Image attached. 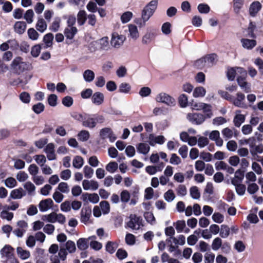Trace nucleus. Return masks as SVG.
<instances>
[{"instance_id":"obj_44","label":"nucleus","mask_w":263,"mask_h":263,"mask_svg":"<svg viewBox=\"0 0 263 263\" xmlns=\"http://www.w3.org/2000/svg\"><path fill=\"white\" fill-rule=\"evenodd\" d=\"M118 163L115 161L110 162L106 166V170L110 173H114L118 168Z\"/></svg>"},{"instance_id":"obj_51","label":"nucleus","mask_w":263,"mask_h":263,"mask_svg":"<svg viewBox=\"0 0 263 263\" xmlns=\"http://www.w3.org/2000/svg\"><path fill=\"white\" fill-rule=\"evenodd\" d=\"M44 151L47 155V157L49 160H53L56 159V155L54 149H44Z\"/></svg>"},{"instance_id":"obj_38","label":"nucleus","mask_w":263,"mask_h":263,"mask_svg":"<svg viewBox=\"0 0 263 263\" xmlns=\"http://www.w3.org/2000/svg\"><path fill=\"white\" fill-rule=\"evenodd\" d=\"M130 89L131 86L127 83H122L119 86V91L121 93H128Z\"/></svg>"},{"instance_id":"obj_33","label":"nucleus","mask_w":263,"mask_h":263,"mask_svg":"<svg viewBox=\"0 0 263 263\" xmlns=\"http://www.w3.org/2000/svg\"><path fill=\"white\" fill-rule=\"evenodd\" d=\"M206 93L205 89L201 86L196 87L193 92V96L195 98L203 97Z\"/></svg>"},{"instance_id":"obj_10","label":"nucleus","mask_w":263,"mask_h":263,"mask_svg":"<svg viewBox=\"0 0 263 263\" xmlns=\"http://www.w3.org/2000/svg\"><path fill=\"white\" fill-rule=\"evenodd\" d=\"M94 43L99 46V48L102 50H108L110 48L109 44V39L107 36H104L101 39L96 41Z\"/></svg>"},{"instance_id":"obj_53","label":"nucleus","mask_w":263,"mask_h":263,"mask_svg":"<svg viewBox=\"0 0 263 263\" xmlns=\"http://www.w3.org/2000/svg\"><path fill=\"white\" fill-rule=\"evenodd\" d=\"M213 221L218 223H221L224 220V216L218 212H215L212 215Z\"/></svg>"},{"instance_id":"obj_6","label":"nucleus","mask_w":263,"mask_h":263,"mask_svg":"<svg viewBox=\"0 0 263 263\" xmlns=\"http://www.w3.org/2000/svg\"><path fill=\"white\" fill-rule=\"evenodd\" d=\"M91 215V209L89 206L83 208L81 211V221L86 224Z\"/></svg>"},{"instance_id":"obj_64","label":"nucleus","mask_w":263,"mask_h":263,"mask_svg":"<svg viewBox=\"0 0 263 263\" xmlns=\"http://www.w3.org/2000/svg\"><path fill=\"white\" fill-rule=\"evenodd\" d=\"M215 258V255L212 253L207 252L204 255L205 263H213Z\"/></svg>"},{"instance_id":"obj_2","label":"nucleus","mask_w":263,"mask_h":263,"mask_svg":"<svg viewBox=\"0 0 263 263\" xmlns=\"http://www.w3.org/2000/svg\"><path fill=\"white\" fill-rule=\"evenodd\" d=\"M158 2L156 0L151 1L143 9L141 13V18L144 24L153 15L157 9Z\"/></svg>"},{"instance_id":"obj_19","label":"nucleus","mask_w":263,"mask_h":263,"mask_svg":"<svg viewBox=\"0 0 263 263\" xmlns=\"http://www.w3.org/2000/svg\"><path fill=\"white\" fill-rule=\"evenodd\" d=\"M14 249L11 246L6 245L1 250V252L2 255L7 258H11L14 254Z\"/></svg>"},{"instance_id":"obj_40","label":"nucleus","mask_w":263,"mask_h":263,"mask_svg":"<svg viewBox=\"0 0 263 263\" xmlns=\"http://www.w3.org/2000/svg\"><path fill=\"white\" fill-rule=\"evenodd\" d=\"M57 214L54 212H52L48 215L43 216L42 219L43 220H46L49 222L54 223L57 221Z\"/></svg>"},{"instance_id":"obj_43","label":"nucleus","mask_w":263,"mask_h":263,"mask_svg":"<svg viewBox=\"0 0 263 263\" xmlns=\"http://www.w3.org/2000/svg\"><path fill=\"white\" fill-rule=\"evenodd\" d=\"M42 49H43L42 45L37 44L33 46L32 47L31 51L32 56L35 58L37 57L39 55Z\"/></svg>"},{"instance_id":"obj_20","label":"nucleus","mask_w":263,"mask_h":263,"mask_svg":"<svg viewBox=\"0 0 263 263\" xmlns=\"http://www.w3.org/2000/svg\"><path fill=\"white\" fill-rule=\"evenodd\" d=\"M88 238H80L77 240V244L78 249L80 250H85L89 247V239Z\"/></svg>"},{"instance_id":"obj_61","label":"nucleus","mask_w":263,"mask_h":263,"mask_svg":"<svg viewBox=\"0 0 263 263\" xmlns=\"http://www.w3.org/2000/svg\"><path fill=\"white\" fill-rule=\"evenodd\" d=\"M133 14L132 12L127 11L124 13L121 17V20L123 23H126L128 22L132 18Z\"/></svg>"},{"instance_id":"obj_4","label":"nucleus","mask_w":263,"mask_h":263,"mask_svg":"<svg viewBox=\"0 0 263 263\" xmlns=\"http://www.w3.org/2000/svg\"><path fill=\"white\" fill-rule=\"evenodd\" d=\"M186 118L189 121L196 125L201 124L205 119L204 115L199 113H189Z\"/></svg>"},{"instance_id":"obj_9","label":"nucleus","mask_w":263,"mask_h":263,"mask_svg":"<svg viewBox=\"0 0 263 263\" xmlns=\"http://www.w3.org/2000/svg\"><path fill=\"white\" fill-rule=\"evenodd\" d=\"M53 205L52 200L51 198H48L41 200L39 204V207L41 212H45L50 209Z\"/></svg>"},{"instance_id":"obj_28","label":"nucleus","mask_w":263,"mask_h":263,"mask_svg":"<svg viewBox=\"0 0 263 263\" xmlns=\"http://www.w3.org/2000/svg\"><path fill=\"white\" fill-rule=\"evenodd\" d=\"M230 233V229L228 226L226 224L221 225L220 229L219 231V235L221 237L226 238H227Z\"/></svg>"},{"instance_id":"obj_55","label":"nucleus","mask_w":263,"mask_h":263,"mask_svg":"<svg viewBox=\"0 0 263 263\" xmlns=\"http://www.w3.org/2000/svg\"><path fill=\"white\" fill-rule=\"evenodd\" d=\"M45 106L42 103H38L32 106V110L37 114L42 112L44 109Z\"/></svg>"},{"instance_id":"obj_26","label":"nucleus","mask_w":263,"mask_h":263,"mask_svg":"<svg viewBox=\"0 0 263 263\" xmlns=\"http://www.w3.org/2000/svg\"><path fill=\"white\" fill-rule=\"evenodd\" d=\"M118 247V243L116 242L109 241L105 246L106 251L110 254H113Z\"/></svg>"},{"instance_id":"obj_12","label":"nucleus","mask_w":263,"mask_h":263,"mask_svg":"<svg viewBox=\"0 0 263 263\" xmlns=\"http://www.w3.org/2000/svg\"><path fill=\"white\" fill-rule=\"evenodd\" d=\"M157 35V31L155 29L151 30L147 32L142 38V43L144 44H148L150 43Z\"/></svg>"},{"instance_id":"obj_62","label":"nucleus","mask_w":263,"mask_h":263,"mask_svg":"<svg viewBox=\"0 0 263 263\" xmlns=\"http://www.w3.org/2000/svg\"><path fill=\"white\" fill-rule=\"evenodd\" d=\"M194 64L195 66L199 69H202L204 67H207L204 57L197 60Z\"/></svg>"},{"instance_id":"obj_29","label":"nucleus","mask_w":263,"mask_h":263,"mask_svg":"<svg viewBox=\"0 0 263 263\" xmlns=\"http://www.w3.org/2000/svg\"><path fill=\"white\" fill-rule=\"evenodd\" d=\"M86 13L84 10H80L77 14L78 23L80 26L83 25L86 20Z\"/></svg>"},{"instance_id":"obj_50","label":"nucleus","mask_w":263,"mask_h":263,"mask_svg":"<svg viewBox=\"0 0 263 263\" xmlns=\"http://www.w3.org/2000/svg\"><path fill=\"white\" fill-rule=\"evenodd\" d=\"M144 217L146 221L151 224H153V222H155V218L152 212L148 211L144 212Z\"/></svg>"},{"instance_id":"obj_57","label":"nucleus","mask_w":263,"mask_h":263,"mask_svg":"<svg viewBox=\"0 0 263 263\" xmlns=\"http://www.w3.org/2000/svg\"><path fill=\"white\" fill-rule=\"evenodd\" d=\"M116 256L120 260L126 258L128 256L127 252L123 249H119L116 253Z\"/></svg>"},{"instance_id":"obj_35","label":"nucleus","mask_w":263,"mask_h":263,"mask_svg":"<svg viewBox=\"0 0 263 263\" xmlns=\"http://www.w3.org/2000/svg\"><path fill=\"white\" fill-rule=\"evenodd\" d=\"M217 55L215 54H209L205 57V60L206 61L207 67L212 66L216 62V59Z\"/></svg>"},{"instance_id":"obj_59","label":"nucleus","mask_w":263,"mask_h":263,"mask_svg":"<svg viewBox=\"0 0 263 263\" xmlns=\"http://www.w3.org/2000/svg\"><path fill=\"white\" fill-rule=\"evenodd\" d=\"M84 176L87 178H90L93 174V170L90 166H85L84 168Z\"/></svg>"},{"instance_id":"obj_48","label":"nucleus","mask_w":263,"mask_h":263,"mask_svg":"<svg viewBox=\"0 0 263 263\" xmlns=\"http://www.w3.org/2000/svg\"><path fill=\"white\" fill-rule=\"evenodd\" d=\"M83 164V159L81 156H76L73 160V166L77 168H81Z\"/></svg>"},{"instance_id":"obj_45","label":"nucleus","mask_w":263,"mask_h":263,"mask_svg":"<svg viewBox=\"0 0 263 263\" xmlns=\"http://www.w3.org/2000/svg\"><path fill=\"white\" fill-rule=\"evenodd\" d=\"M190 195L191 197L195 199H198L200 197V193L199 191L198 187L193 186L190 188Z\"/></svg>"},{"instance_id":"obj_7","label":"nucleus","mask_w":263,"mask_h":263,"mask_svg":"<svg viewBox=\"0 0 263 263\" xmlns=\"http://www.w3.org/2000/svg\"><path fill=\"white\" fill-rule=\"evenodd\" d=\"M237 72H240L242 76H246L247 74L246 71L242 68L237 67L236 69L231 68L229 69L227 72L228 79L230 81L234 80Z\"/></svg>"},{"instance_id":"obj_49","label":"nucleus","mask_w":263,"mask_h":263,"mask_svg":"<svg viewBox=\"0 0 263 263\" xmlns=\"http://www.w3.org/2000/svg\"><path fill=\"white\" fill-rule=\"evenodd\" d=\"M19 98L24 103H29L30 101V95L27 92H23L20 93Z\"/></svg>"},{"instance_id":"obj_54","label":"nucleus","mask_w":263,"mask_h":263,"mask_svg":"<svg viewBox=\"0 0 263 263\" xmlns=\"http://www.w3.org/2000/svg\"><path fill=\"white\" fill-rule=\"evenodd\" d=\"M175 197V195L174 192L172 190H168L164 194V198L167 202H171L174 200Z\"/></svg>"},{"instance_id":"obj_13","label":"nucleus","mask_w":263,"mask_h":263,"mask_svg":"<svg viewBox=\"0 0 263 263\" xmlns=\"http://www.w3.org/2000/svg\"><path fill=\"white\" fill-rule=\"evenodd\" d=\"M53 37V35L51 33H48L44 35L43 37L44 44H42L43 49H46L52 47Z\"/></svg>"},{"instance_id":"obj_56","label":"nucleus","mask_w":263,"mask_h":263,"mask_svg":"<svg viewBox=\"0 0 263 263\" xmlns=\"http://www.w3.org/2000/svg\"><path fill=\"white\" fill-rule=\"evenodd\" d=\"M135 236L130 233H127L125 236V242L128 245H133L135 243Z\"/></svg>"},{"instance_id":"obj_21","label":"nucleus","mask_w":263,"mask_h":263,"mask_svg":"<svg viewBox=\"0 0 263 263\" xmlns=\"http://www.w3.org/2000/svg\"><path fill=\"white\" fill-rule=\"evenodd\" d=\"M261 5L258 2H254L250 5L249 13L251 16H254L260 10Z\"/></svg>"},{"instance_id":"obj_34","label":"nucleus","mask_w":263,"mask_h":263,"mask_svg":"<svg viewBox=\"0 0 263 263\" xmlns=\"http://www.w3.org/2000/svg\"><path fill=\"white\" fill-rule=\"evenodd\" d=\"M17 253L20 257L22 259H26L28 258L30 255L29 251L24 250L20 247H17Z\"/></svg>"},{"instance_id":"obj_52","label":"nucleus","mask_w":263,"mask_h":263,"mask_svg":"<svg viewBox=\"0 0 263 263\" xmlns=\"http://www.w3.org/2000/svg\"><path fill=\"white\" fill-rule=\"evenodd\" d=\"M5 185L9 188H13L16 185L17 182L13 177H9L5 181Z\"/></svg>"},{"instance_id":"obj_37","label":"nucleus","mask_w":263,"mask_h":263,"mask_svg":"<svg viewBox=\"0 0 263 263\" xmlns=\"http://www.w3.org/2000/svg\"><path fill=\"white\" fill-rule=\"evenodd\" d=\"M66 250L70 253H73L75 252L76 250V247L75 243L72 240H68L65 245Z\"/></svg>"},{"instance_id":"obj_11","label":"nucleus","mask_w":263,"mask_h":263,"mask_svg":"<svg viewBox=\"0 0 263 263\" xmlns=\"http://www.w3.org/2000/svg\"><path fill=\"white\" fill-rule=\"evenodd\" d=\"M209 138L214 141L218 147L221 146L223 144V140L220 137V133L218 130H213L209 135Z\"/></svg>"},{"instance_id":"obj_36","label":"nucleus","mask_w":263,"mask_h":263,"mask_svg":"<svg viewBox=\"0 0 263 263\" xmlns=\"http://www.w3.org/2000/svg\"><path fill=\"white\" fill-rule=\"evenodd\" d=\"M89 133L86 130H82L80 131L78 134V139L83 142L87 141L89 138Z\"/></svg>"},{"instance_id":"obj_14","label":"nucleus","mask_w":263,"mask_h":263,"mask_svg":"<svg viewBox=\"0 0 263 263\" xmlns=\"http://www.w3.org/2000/svg\"><path fill=\"white\" fill-rule=\"evenodd\" d=\"M165 141V138L163 136H155L152 134L149 136L148 142L151 146H155L156 144H163Z\"/></svg>"},{"instance_id":"obj_3","label":"nucleus","mask_w":263,"mask_h":263,"mask_svg":"<svg viewBox=\"0 0 263 263\" xmlns=\"http://www.w3.org/2000/svg\"><path fill=\"white\" fill-rule=\"evenodd\" d=\"M156 101L158 102L164 103L170 106H174L176 104L175 99L164 92L158 94L156 97Z\"/></svg>"},{"instance_id":"obj_15","label":"nucleus","mask_w":263,"mask_h":263,"mask_svg":"<svg viewBox=\"0 0 263 263\" xmlns=\"http://www.w3.org/2000/svg\"><path fill=\"white\" fill-rule=\"evenodd\" d=\"M78 32L76 27H66L64 33L67 39L72 40Z\"/></svg>"},{"instance_id":"obj_24","label":"nucleus","mask_w":263,"mask_h":263,"mask_svg":"<svg viewBox=\"0 0 263 263\" xmlns=\"http://www.w3.org/2000/svg\"><path fill=\"white\" fill-rule=\"evenodd\" d=\"M242 46L248 49H252L256 45V42L254 40L242 39L241 40Z\"/></svg>"},{"instance_id":"obj_58","label":"nucleus","mask_w":263,"mask_h":263,"mask_svg":"<svg viewBox=\"0 0 263 263\" xmlns=\"http://www.w3.org/2000/svg\"><path fill=\"white\" fill-rule=\"evenodd\" d=\"M202 109L203 110L205 114V116H204L205 118H210L213 116V114L211 110V106L210 105L205 103V106L202 108Z\"/></svg>"},{"instance_id":"obj_41","label":"nucleus","mask_w":263,"mask_h":263,"mask_svg":"<svg viewBox=\"0 0 263 263\" xmlns=\"http://www.w3.org/2000/svg\"><path fill=\"white\" fill-rule=\"evenodd\" d=\"M112 132V129L109 127H104L102 128L99 133L100 137L102 139H106Z\"/></svg>"},{"instance_id":"obj_8","label":"nucleus","mask_w":263,"mask_h":263,"mask_svg":"<svg viewBox=\"0 0 263 263\" xmlns=\"http://www.w3.org/2000/svg\"><path fill=\"white\" fill-rule=\"evenodd\" d=\"M82 125L86 127L89 128H93L96 127V122L93 115L85 114Z\"/></svg>"},{"instance_id":"obj_23","label":"nucleus","mask_w":263,"mask_h":263,"mask_svg":"<svg viewBox=\"0 0 263 263\" xmlns=\"http://www.w3.org/2000/svg\"><path fill=\"white\" fill-rule=\"evenodd\" d=\"M26 195V193L22 187L13 190L10 193V197L13 199H21Z\"/></svg>"},{"instance_id":"obj_30","label":"nucleus","mask_w":263,"mask_h":263,"mask_svg":"<svg viewBox=\"0 0 263 263\" xmlns=\"http://www.w3.org/2000/svg\"><path fill=\"white\" fill-rule=\"evenodd\" d=\"M61 20L60 17L54 18L53 22L49 27V29L53 32H57L59 30L60 27Z\"/></svg>"},{"instance_id":"obj_39","label":"nucleus","mask_w":263,"mask_h":263,"mask_svg":"<svg viewBox=\"0 0 263 263\" xmlns=\"http://www.w3.org/2000/svg\"><path fill=\"white\" fill-rule=\"evenodd\" d=\"M27 34L29 38L33 41L37 40L40 35L39 33L33 28L28 29Z\"/></svg>"},{"instance_id":"obj_17","label":"nucleus","mask_w":263,"mask_h":263,"mask_svg":"<svg viewBox=\"0 0 263 263\" xmlns=\"http://www.w3.org/2000/svg\"><path fill=\"white\" fill-rule=\"evenodd\" d=\"M27 27L26 23L23 21L16 22L14 25V29L16 33L22 34L26 30Z\"/></svg>"},{"instance_id":"obj_60","label":"nucleus","mask_w":263,"mask_h":263,"mask_svg":"<svg viewBox=\"0 0 263 263\" xmlns=\"http://www.w3.org/2000/svg\"><path fill=\"white\" fill-rule=\"evenodd\" d=\"M259 189L258 186L255 183H252L248 185L247 191L250 194L255 193Z\"/></svg>"},{"instance_id":"obj_63","label":"nucleus","mask_w":263,"mask_h":263,"mask_svg":"<svg viewBox=\"0 0 263 263\" xmlns=\"http://www.w3.org/2000/svg\"><path fill=\"white\" fill-rule=\"evenodd\" d=\"M179 103L182 107H186L188 103L187 96L184 94L181 95L179 97Z\"/></svg>"},{"instance_id":"obj_5","label":"nucleus","mask_w":263,"mask_h":263,"mask_svg":"<svg viewBox=\"0 0 263 263\" xmlns=\"http://www.w3.org/2000/svg\"><path fill=\"white\" fill-rule=\"evenodd\" d=\"M125 37L118 33H113L110 41L111 45L116 48H119L124 43Z\"/></svg>"},{"instance_id":"obj_27","label":"nucleus","mask_w":263,"mask_h":263,"mask_svg":"<svg viewBox=\"0 0 263 263\" xmlns=\"http://www.w3.org/2000/svg\"><path fill=\"white\" fill-rule=\"evenodd\" d=\"M83 76L86 82H91L94 80L95 74L93 71L87 69L83 72Z\"/></svg>"},{"instance_id":"obj_47","label":"nucleus","mask_w":263,"mask_h":263,"mask_svg":"<svg viewBox=\"0 0 263 263\" xmlns=\"http://www.w3.org/2000/svg\"><path fill=\"white\" fill-rule=\"evenodd\" d=\"M34 12L32 9L28 10L24 14V18L26 20L28 24H30L33 22V17Z\"/></svg>"},{"instance_id":"obj_18","label":"nucleus","mask_w":263,"mask_h":263,"mask_svg":"<svg viewBox=\"0 0 263 263\" xmlns=\"http://www.w3.org/2000/svg\"><path fill=\"white\" fill-rule=\"evenodd\" d=\"M104 95L100 92H96L92 95L91 101L93 103L97 105L102 104L104 101Z\"/></svg>"},{"instance_id":"obj_25","label":"nucleus","mask_w":263,"mask_h":263,"mask_svg":"<svg viewBox=\"0 0 263 263\" xmlns=\"http://www.w3.org/2000/svg\"><path fill=\"white\" fill-rule=\"evenodd\" d=\"M240 111H236V115L234 118V123L236 127H239L245 120V117L243 115L240 114Z\"/></svg>"},{"instance_id":"obj_32","label":"nucleus","mask_w":263,"mask_h":263,"mask_svg":"<svg viewBox=\"0 0 263 263\" xmlns=\"http://www.w3.org/2000/svg\"><path fill=\"white\" fill-rule=\"evenodd\" d=\"M130 35L134 40H136L139 37V32L136 26L134 25H129L128 26Z\"/></svg>"},{"instance_id":"obj_46","label":"nucleus","mask_w":263,"mask_h":263,"mask_svg":"<svg viewBox=\"0 0 263 263\" xmlns=\"http://www.w3.org/2000/svg\"><path fill=\"white\" fill-rule=\"evenodd\" d=\"M121 201L123 203H127L129 201L130 197V194L127 190H123L120 194Z\"/></svg>"},{"instance_id":"obj_16","label":"nucleus","mask_w":263,"mask_h":263,"mask_svg":"<svg viewBox=\"0 0 263 263\" xmlns=\"http://www.w3.org/2000/svg\"><path fill=\"white\" fill-rule=\"evenodd\" d=\"M238 77L237 79V83L239 86L243 90L246 92H249L251 91L250 86L246 81L245 78L242 77Z\"/></svg>"},{"instance_id":"obj_42","label":"nucleus","mask_w":263,"mask_h":263,"mask_svg":"<svg viewBox=\"0 0 263 263\" xmlns=\"http://www.w3.org/2000/svg\"><path fill=\"white\" fill-rule=\"evenodd\" d=\"M222 241L220 237L215 238L212 242L211 247L213 250L217 251L220 249L222 246Z\"/></svg>"},{"instance_id":"obj_22","label":"nucleus","mask_w":263,"mask_h":263,"mask_svg":"<svg viewBox=\"0 0 263 263\" xmlns=\"http://www.w3.org/2000/svg\"><path fill=\"white\" fill-rule=\"evenodd\" d=\"M35 28L40 32H44L47 28V24L45 20L42 17L39 18L35 25Z\"/></svg>"},{"instance_id":"obj_1","label":"nucleus","mask_w":263,"mask_h":263,"mask_svg":"<svg viewBox=\"0 0 263 263\" xmlns=\"http://www.w3.org/2000/svg\"><path fill=\"white\" fill-rule=\"evenodd\" d=\"M11 68L14 72L20 74L25 71L30 70L32 67L31 63L24 61L21 57H15L10 64Z\"/></svg>"},{"instance_id":"obj_31","label":"nucleus","mask_w":263,"mask_h":263,"mask_svg":"<svg viewBox=\"0 0 263 263\" xmlns=\"http://www.w3.org/2000/svg\"><path fill=\"white\" fill-rule=\"evenodd\" d=\"M100 206L104 215L108 214L110 212V205L108 201L106 200L102 201L100 202Z\"/></svg>"}]
</instances>
